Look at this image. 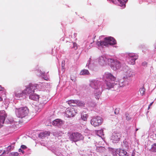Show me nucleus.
Returning a JSON list of instances; mask_svg holds the SVG:
<instances>
[{"label":"nucleus","mask_w":156,"mask_h":156,"mask_svg":"<svg viewBox=\"0 0 156 156\" xmlns=\"http://www.w3.org/2000/svg\"><path fill=\"white\" fill-rule=\"evenodd\" d=\"M131 156H135V153H133L132 154Z\"/></svg>","instance_id":"nucleus-40"},{"label":"nucleus","mask_w":156,"mask_h":156,"mask_svg":"<svg viewBox=\"0 0 156 156\" xmlns=\"http://www.w3.org/2000/svg\"><path fill=\"white\" fill-rule=\"evenodd\" d=\"M99 82L98 81L95 80L91 81L90 82V85L93 88L97 89L99 88Z\"/></svg>","instance_id":"nucleus-13"},{"label":"nucleus","mask_w":156,"mask_h":156,"mask_svg":"<svg viewBox=\"0 0 156 156\" xmlns=\"http://www.w3.org/2000/svg\"><path fill=\"white\" fill-rule=\"evenodd\" d=\"M76 105H78L80 107H83L84 106V103L82 101H77V104Z\"/></svg>","instance_id":"nucleus-28"},{"label":"nucleus","mask_w":156,"mask_h":156,"mask_svg":"<svg viewBox=\"0 0 156 156\" xmlns=\"http://www.w3.org/2000/svg\"><path fill=\"white\" fill-rule=\"evenodd\" d=\"M147 62H143L142 63V65L144 66H147Z\"/></svg>","instance_id":"nucleus-32"},{"label":"nucleus","mask_w":156,"mask_h":156,"mask_svg":"<svg viewBox=\"0 0 156 156\" xmlns=\"http://www.w3.org/2000/svg\"><path fill=\"white\" fill-rule=\"evenodd\" d=\"M63 124V121L59 119H57L54 120L53 122V124L54 126L59 127Z\"/></svg>","instance_id":"nucleus-14"},{"label":"nucleus","mask_w":156,"mask_h":156,"mask_svg":"<svg viewBox=\"0 0 156 156\" xmlns=\"http://www.w3.org/2000/svg\"><path fill=\"white\" fill-rule=\"evenodd\" d=\"M11 154L13 156H17L19 155V153L16 152H12Z\"/></svg>","instance_id":"nucleus-30"},{"label":"nucleus","mask_w":156,"mask_h":156,"mask_svg":"<svg viewBox=\"0 0 156 156\" xmlns=\"http://www.w3.org/2000/svg\"><path fill=\"white\" fill-rule=\"evenodd\" d=\"M88 117V115L87 114H85L82 115L81 118L83 120L86 121L87 120Z\"/></svg>","instance_id":"nucleus-27"},{"label":"nucleus","mask_w":156,"mask_h":156,"mask_svg":"<svg viewBox=\"0 0 156 156\" xmlns=\"http://www.w3.org/2000/svg\"><path fill=\"white\" fill-rule=\"evenodd\" d=\"M35 89V87L31 84H30L27 86L26 89L25 90L24 92L26 93L27 92V94H29V98L35 101L39 99V96L34 93V90Z\"/></svg>","instance_id":"nucleus-1"},{"label":"nucleus","mask_w":156,"mask_h":156,"mask_svg":"<svg viewBox=\"0 0 156 156\" xmlns=\"http://www.w3.org/2000/svg\"><path fill=\"white\" fill-rule=\"evenodd\" d=\"M77 113L76 110L73 108H68L66 111V116L69 117H73Z\"/></svg>","instance_id":"nucleus-6"},{"label":"nucleus","mask_w":156,"mask_h":156,"mask_svg":"<svg viewBox=\"0 0 156 156\" xmlns=\"http://www.w3.org/2000/svg\"><path fill=\"white\" fill-rule=\"evenodd\" d=\"M101 95L100 93L99 94H98L97 95H96L97 97H96V98L98 100L99 99V97Z\"/></svg>","instance_id":"nucleus-35"},{"label":"nucleus","mask_w":156,"mask_h":156,"mask_svg":"<svg viewBox=\"0 0 156 156\" xmlns=\"http://www.w3.org/2000/svg\"><path fill=\"white\" fill-rule=\"evenodd\" d=\"M106 77L107 79H109L112 81H114L116 78L110 73H107L105 74Z\"/></svg>","instance_id":"nucleus-15"},{"label":"nucleus","mask_w":156,"mask_h":156,"mask_svg":"<svg viewBox=\"0 0 156 156\" xmlns=\"http://www.w3.org/2000/svg\"><path fill=\"white\" fill-rule=\"evenodd\" d=\"M31 90V89H30V90H29V92H30V90Z\"/></svg>","instance_id":"nucleus-41"},{"label":"nucleus","mask_w":156,"mask_h":156,"mask_svg":"<svg viewBox=\"0 0 156 156\" xmlns=\"http://www.w3.org/2000/svg\"><path fill=\"white\" fill-rule=\"evenodd\" d=\"M126 119L127 120H129L130 119V118L129 117V115L128 114H126Z\"/></svg>","instance_id":"nucleus-31"},{"label":"nucleus","mask_w":156,"mask_h":156,"mask_svg":"<svg viewBox=\"0 0 156 156\" xmlns=\"http://www.w3.org/2000/svg\"><path fill=\"white\" fill-rule=\"evenodd\" d=\"M120 156H128L127 152L124 150L120 149L119 151Z\"/></svg>","instance_id":"nucleus-17"},{"label":"nucleus","mask_w":156,"mask_h":156,"mask_svg":"<svg viewBox=\"0 0 156 156\" xmlns=\"http://www.w3.org/2000/svg\"><path fill=\"white\" fill-rule=\"evenodd\" d=\"M121 66L120 62L118 61H115L111 65V67L112 69L115 70L120 68Z\"/></svg>","instance_id":"nucleus-9"},{"label":"nucleus","mask_w":156,"mask_h":156,"mask_svg":"<svg viewBox=\"0 0 156 156\" xmlns=\"http://www.w3.org/2000/svg\"><path fill=\"white\" fill-rule=\"evenodd\" d=\"M129 63L131 65H134L135 63V60L137 59L138 56L136 54L131 53L129 54Z\"/></svg>","instance_id":"nucleus-5"},{"label":"nucleus","mask_w":156,"mask_h":156,"mask_svg":"<svg viewBox=\"0 0 156 156\" xmlns=\"http://www.w3.org/2000/svg\"><path fill=\"white\" fill-rule=\"evenodd\" d=\"M124 75V78L126 79L130 77H133L134 75L133 72L131 71L130 69L127 70V71L125 72Z\"/></svg>","instance_id":"nucleus-11"},{"label":"nucleus","mask_w":156,"mask_h":156,"mask_svg":"<svg viewBox=\"0 0 156 156\" xmlns=\"http://www.w3.org/2000/svg\"><path fill=\"white\" fill-rule=\"evenodd\" d=\"M68 103L70 105L76 106L77 105V101L76 100H70L67 101Z\"/></svg>","instance_id":"nucleus-16"},{"label":"nucleus","mask_w":156,"mask_h":156,"mask_svg":"<svg viewBox=\"0 0 156 156\" xmlns=\"http://www.w3.org/2000/svg\"><path fill=\"white\" fill-rule=\"evenodd\" d=\"M73 46L72 48H74L75 50H76L77 49V44L76 43L73 42Z\"/></svg>","instance_id":"nucleus-29"},{"label":"nucleus","mask_w":156,"mask_h":156,"mask_svg":"<svg viewBox=\"0 0 156 156\" xmlns=\"http://www.w3.org/2000/svg\"><path fill=\"white\" fill-rule=\"evenodd\" d=\"M96 150L97 152L103 153L105 151V149L103 147H100L97 148Z\"/></svg>","instance_id":"nucleus-20"},{"label":"nucleus","mask_w":156,"mask_h":156,"mask_svg":"<svg viewBox=\"0 0 156 156\" xmlns=\"http://www.w3.org/2000/svg\"><path fill=\"white\" fill-rule=\"evenodd\" d=\"M80 75H87L90 74L88 71L87 69H84L81 71L80 73Z\"/></svg>","instance_id":"nucleus-21"},{"label":"nucleus","mask_w":156,"mask_h":156,"mask_svg":"<svg viewBox=\"0 0 156 156\" xmlns=\"http://www.w3.org/2000/svg\"><path fill=\"white\" fill-rule=\"evenodd\" d=\"M102 118L99 116L94 117L90 121L91 124L94 127H97L101 125L102 123Z\"/></svg>","instance_id":"nucleus-3"},{"label":"nucleus","mask_w":156,"mask_h":156,"mask_svg":"<svg viewBox=\"0 0 156 156\" xmlns=\"http://www.w3.org/2000/svg\"><path fill=\"white\" fill-rule=\"evenodd\" d=\"M7 115L4 110L0 111V125L3 124L5 121Z\"/></svg>","instance_id":"nucleus-8"},{"label":"nucleus","mask_w":156,"mask_h":156,"mask_svg":"<svg viewBox=\"0 0 156 156\" xmlns=\"http://www.w3.org/2000/svg\"><path fill=\"white\" fill-rule=\"evenodd\" d=\"M46 98L45 96H43L42 98L40 99V102L42 104H45L47 102L46 100Z\"/></svg>","instance_id":"nucleus-26"},{"label":"nucleus","mask_w":156,"mask_h":156,"mask_svg":"<svg viewBox=\"0 0 156 156\" xmlns=\"http://www.w3.org/2000/svg\"><path fill=\"white\" fill-rule=\"evenodd\" d=\"M4 90V88L2 87L0 85V91H3Z\"/></svg>","instance_id":"nucleus-38"},{"label":"nucleus","mask_w":156,"mask_h":156,"mask_svg":"<svg viewBox=\"0 0 156 156\" xmlns=\"http://www.w3.org/2000/svg\"><path fill=\"white\" fill-rule=\"evenodd\" d=\"M145 90V89L144 86H143L142 87L140 88L139 89V92L141 95L143 96L144 94Z\"/></svg>","instance_id":"nucleus-22"},{"label":"nucleus","mask_w":156,"mask_h":156,"mask_svg":"<svg viewBox=\"0 0 156 156\" xmlns=\"http://www.w3.org/2000/svg\"><path fill=\"white\" fill-rule=\"evenodd\" d=\"M24 90H23L21 93H16L15 94V96L16 97H17L20 98L21 97H22L23 96V95H27V91H26V93L25 92L24 93H23L24 92Z\"/></svg>","instance_id":"nucleus-18"},{"label":"nucleus","mask_w":156,"mask_h":156,"mask_svg":"<svg viewBox=\"0 0 156 156\" xmlns=\"http://www.w3.org/2000/svg\"><path fill=\"white\" fill-rule=\"evenodd\" d=\"M138 130V129H136V131H137Z\"/></svg>","instance_id":"nucleus-43"},{"label":"nucleus","mask_w":156,"mask_h":156,"mask_svg":"<svg viewBox=\"0 0 156 156\" xmlns=\"http://www.w3.org/2000/svg\"><path fill=\"white\" fill-rule=\"evenodd\" d=\"M119 111L117 109H116L115 110L114 113L115 114H118L119 113Z\"/></svg>","instance_id":"nucleus-34"},{"label":"nucleus","mask_w":156,"mask_h":156,"mask_svg":"<svg viewBox=\"0 0 156 156\" xmlns=\"http://www.w3.org/2000/svg\"><path fill=\"white\" fill-rule=\"evenodd\" d=\"M19 152H21L23 154L24 153V151L22 150L20 148L19 150Z\"/></svg>","instance_id":"nucleus-37"},{"label":"nucleus","mask_w":156,"mask_h":156,"mask_svg":"<svg viewBox=\"0 0 156 156\" xmlns=\"http://www.w3.org/2000/svg\"><path fill=\"white\" fill-rule=\"evenodd\" d=\"M105 37L104 38V40L98 41L97 42V44L98 46H101L102 47L105 46H108V45L107 41L105 40Z\"/></svg>","instance_id":"nucleus-12"},{"label":"nucleus","mask_w":156,"mask_h":156,"mask_svg":"<svg viewBox=\"0 0 156 156\" xmlns=\"http://www.w3.org/2000/svg\"><path fill=\"white\" fill-rule=\"evenodd\" d=\"M3 100V99L0 96V101H1Z\"/></svg>","instance_id":"nucleus-39"},{"label":"nucleus","mask_w":156,"mask_h":156,"mask_svg":"<svg viewBox=\"0 0 156 156\" xmlns=\"http://www.w3.org/2000/svg\"><path fill=\"white\" fill-rule=\"evenodd\" d=\"M153 102H152L149 105L148 107V110H149L150 109V107L152 105V104H153Z\"/></svg>","instance_id":"nucleus-36"},{"label":"nucleus","mask_w":156,"mask_h":156,"mask_svg":"<svg viewBox=\"0 0 156 156\" xmlns=\"http://www.w3.org/2000/svg\"><path fill=\"white\" fill-rule=\"evenodd\" d=\"M40 135L41 136H42L45 137L50 135V132L49 131H45L43 133H41Z\"/></svg>","instance_id":"nucleus-24"},{"label":"nucleus","mask_w":156,"mask_h":156,"mask_svg":"<svg viewBox=\"0 0 156 156\" xmlns=\"http://www.w3.org/2000/svg\"><path fill=\"white\" fill-rule=\"evenodd\" d=\"M105 40L108 43V46L110 45H114L116 44V41L113 37H105Z\"/></svg>","instance_id":"nucleus-10"},{"label":"nucleus","mask_w":156,"mask_h":156,"mask_svg":"<svg viewBox=\"0 0 156 156\" xmlns=\"http://www.w3.org/2000/svg\"><path fill=\"white\" fill-rule=\"evenodd\" d=\"M29 112L28 108L26 107H23L16 108V115L20 118H23L27 115Z\"/></svg>","instance_id":"nucleus-2"},{"label":"nucleus","mask_w":156,"mask_h":156,"mask_svg":"<svg viewBox=\"0 0 156 156\" xmlns=\"http://www.w3.org/2000/svg\"><path fill=\"white\" fill-rule=\"evenodd\" d=\"M150 151L152 152H156V144H154L152 145Z\"/></svg>","instance_id":"nucleus-25"},{"label":"nucleus","mask_w":156,"mask_h":156,"mask_svg":"<svg viewBox=\"0 0 156 156\" xmlns=\"http://www.w3.org/2000/svg\"><path fill=\"white\" fill-rule=\"evenodd\" d=\"M123 2L121 1V2H119V5L122 7L123 8H125L126 6V3L128 0H122Z\"/></svg>","instance_id":"nucleus-19"},{"label":"nucleus","mask_w":156,"mask_h":156,"mask_svg":"<svg viewBox=\"0 0 156 156\" xmlns=\"http://www.w3.org/2000/svg\"><path fill=\"white\" fill-rule=\"evenodd\" d=\"M21 147L23 149H25L27 148L26 146L24 145H22L21 146Z\"/></svg>","instance_id":"nucleus-33"},{"label":"nucleus","mask_w":156,"mask_h":156,"mask_svg":"<svg viewBox=\"0 0 156 156\" xmlns=\"http://www.w3.org/2000/svg\"><path fill=\"white\" fill-rule=\"evenodd\" d=\"M121 137V134L120 133H114L111 137V139L114 143H117L119 141Z\"/></svg>","instance_id":"nucleus-7"},{"label":"nucleus","mask_w":156,"mask_h":156,"mask_svg":"<svg viewBox=\"0 0 156 156\" xmlns=\"http://www.w3.org/2000/svg\"><path fill=\"white\" fill-rule=\"evenodd\" d=\"M70 138L71 140L74 142H76L83 140V137L80 133L76 132L73 133L70 135Z\"/></svg>","instance_id":"nucleus-4"},{"label":"nucleus","mask_w":156,"mask_h":156,"mask_svg":"<svg viewBox=\"0 0 156 156\" xmlns=\"http://www.w3.org/2000/svg\"><path fill=\"white\" fill-rule=\"evenodd\" d=\"M106 85L108 88H111L114 87V83L113 82L111 83L110 82H107L106 83Z\"/></svg>","instance_id":"nucleus-23"},{"label":"nucleus","mask_w":156,"mask_h":156,"mask_svg":"<svg viewBox=\"0 0 156 156\" xmlns=\"http://www.w3.org/2000/svg\"><path fill=\"white\" fill-rule=\"evenodd\" d=\"M155 48H156V45L155 46Z\"/></svg>","instance_id":"nucleus-42"}]
</instances>
